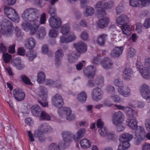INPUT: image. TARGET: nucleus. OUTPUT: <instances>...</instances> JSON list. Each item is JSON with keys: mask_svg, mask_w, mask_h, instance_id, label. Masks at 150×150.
<instances>
[{"mask_svg": "<svg viewBox=\"0 0 150 150\" xmlns=\"http://www.w3.org/2000/svg\"><path fill=\"white\" fill-rule=\"evenodd\" d=\"M39 11L34 8H30L26 9L22 14V17L25 21L33 22L35 26V22L39 19Z\"/></svg>", "mask_w": 150, "mask_h": 150, "instance_id": "f257e3e1", "label": "nucleus"}, {"mask_svg": "<svg viewBox=\"0 0 150 150\" xmlns=\"http://www.w3.org/2000/svg\"><path fill=\"white\" fill-rule=\"evenodd\" d=\"M40 96L38 98V102L43 107L48 106V103L46 101L47 90L44 86H40Z\"/></svg>", "mask_w": 150, "mask_h": 150, "instance_id": "f03ea898", "label": "nucleus"}, {"mask_svg": "<svg viewBox=\"0 0 150 150\" xmlns=\"http://www.w3.org/2000/svg\"><path fill=\"white\" fill-rule=\"evenodd\" d=\"M4 11L5 14L8 18L15 22H18L19 18L15 9L5 6Z\"/></svg>", "mask_w": 150, "mask_h": 150, "instance_id": "7ed1b4c3", "label": "nucleus"}, {"mask_svg": "<svg viewBox=\"0 0 150 150\" xmlns=\"http://www.w3.org/2000/svg\"><path fill=\"white\" fill-rule=\"evenodd\" d=\"M62 134L63 142L61 144V146L65 148L71 142L72 137L74 139V134L69 131H64L62 132Z\"/></svg>", "mask_w": 150, "mask_h": 150, "instance_id": "20e7f679", "label": "nucleus"}, {"mask_svg": "<svg viewBox=\"0 0 150 150\" xmlns=\"http://www.w3.org/2000/svg\"><path fill=\"white\" fill-rule=\"evenodd\" d=\"M59 115L62 117L65 115L67 119L69 121L74 120L76 117L75 115L71 113L70 109L69 108H63L59 110Z\"/></svg>", "mask_w": 150, "mask_h": 150, "instance_id": "39448f33", "label": "nucleus"}, {"mask_svg": "<svg viewBox=\"0 0 150 150\" xmlns=\"http://www.w3.org/2000/svg\"><path fill=\"white\" fill-rule=\"evenodd\" d=\"M133 138V136L131 134L126 133L121 134L120 137L119 141L125 146L126 147H129L130 146L129 141Z\"/></svg>", "mask_w": 150, "mask_h": 150, "instance_id": "423d86ee", "label": "nucleus"}, {"mask_svg": "<svg viewBox=\"0 0 150 150\" xmlns=\"http://www.w3.org/2000/svg\"><path fill=\"white\" fill-rule=\"evenodd\" d=\"M140 93L142 97L148 102H150V91L146 84H143L140 88Z\"/></svg>", "mask_w": 150, "mask_h": 150, "instance_id": "0eeeda50", "label": "nucleus"}, {"mask_svg": "<svg viewBox=\"0 0 150 150\" xmlns=\"http://www.w3.org/2000/svg\"><path fill=\"white\" fill-rule=\"evenodd\" d=\"M135 135L137 137L136 144H139L145 139V132L143 127H138L135 131Z\"/></svg>", "mask_w": 150, "mask_h": 150, "instance_id": "6e6552de", "label": "nucleus"}, {"mask_svg": "<svg viewBox=\"0 0 150 150\" xmlns=\"http://www.w3.org/2000/svg\"><path fill=\"white\" fill-rule=\"evenodd\" d=\"M124 120V115L120 111L116 112L112 115V121L114 125L121 124Z\"/></svg>", "mask_w": 150, "mask_h": 150, "instance_id": "1a4fd4ad", "label": "nucleus"}, {"mask_svg": "<svg viewBox=\"0 0 150 150\" xmlns=\"http://www.w3.org/2000/svg\"><path fill=\"white\" fill-rule=\"evenodd\" d=\"M3 59L5 63L3 64L5 70L8 72V74L10 76H12L14 74L12 71L11 68L9 66L7 65L6 63L9 62L11 58V56L7 53H3Z\"/></svg>", "mask_w": 150, "mask_h": 150, "instance_id": "9d476101", "label": "nucleus"}, {"mask_svg": "<svg viewBox=\"0 0 150 150\" xmlns=\"http://www.w3.org/2000/svg\"><path fill=\"white\" fill-rule=\"evenodd\" d=\"M22 28L26 31L30 30V34L33 35L35 34L37 30V28L34 26V23L32 25L30 23L27 21H24L21 24Z\"/></svg>", "mask_w": 150, "mask_h": 150, "instance_id": "9b49d317", "label": "nucleus"}, {"mask_svg": "<svg viewBox=\"0 0 150 150\" xmlns=\"http://www.w3.org/2000/svg\"><path fill=\"white\" fill-rule=\"evenodd\" d=\"M49 25L52 28H58L61 27L62 21L58 17H52L49 20Z\"/></svg>", "mask_w": 150, "mask_h": 150, "instance_id": "f8f14e48", "label": "nucleus"}, {"mask_svg": "<svg viewBox=\"0 0 150 150\" xmlns=\"http://www.w3.org/2000/svg\"><path fill=\"white\" fill-rule=\"evenodd\" d=\"M91 95L92 99L95 101H98L102 99L103 91L100 88L96 87L93 89Z\"/></svg>", "mask_w": 150, "mask_h": 150, "instance_id": "ddd939ff", "label": "nucleus"}, {"mask_svg": "<svg viewBox=\"0 0 150 150\" xmlns=\"http://www.w3.org/2000/svg\"><path fill=\"white\" fill-rule=\"evenodd\" d=\"M96 69L93 66H89L83 70L84 74L89 79L93 78L95 74Z\"/></svg>", "mask_w": 150, "mask_h": 150, "instance_id": "4468645a", "label": "nucleus"}, {"mask_svg": "<svg viewBox=\"0 0 150 150\" xmlns=\"http://www.w3.org/2000/svg\"><path fill=\"white\" fill-rule=\"evenodd\" d=\"M36 42L33 38L30 37L26 39L24 44V47L27 49L33 50L36 46Z\"/></svg>", "mask_w": 150, "mask_h": 150, "instance_id": "2eb2a0df", "label": "nucleus"}, {"mask_svg": "<svg viewBox=\"0 0 150 150\" xmlns=\"http://www.w3.org/2000/svg\"><path fill=\"white\" fill-rule=\"evenodd\" d=\"M52 104L58 108L62 107L63 104V100L62 96L59 94H56L52 99Z\"/></svg>", "mask_w": 150, "mask_h": 150, "instance_id": "dca6fc26", "label": "nucleus"}, {"mask_svg": "<svg viewBox=\"0 0 150 150\" xmlns=\"http://www.w3.org/2000/svg\"><path fill=\"white\" fill-rule=\"evenodd\" d=\"M119 93L124 97H127L131 95V90L127 86H120L118 89Z\"/></svg>", "mask_w": 150, "mask_h": 150, "instance_id": "f3484780", "label": "nucleus"}, {"mask_svg": "<svg viewBox=\"0 0 150 150\" xmlns=\"http://www.w3.org/2000/svg\"><path fill=\"white\" fill-rule=\"evenodd\" d=\"M74 45L77 52L83 53L87 50V46L83 42H80L74 43Z\"/></svg>", "mask_w": 150, "mask_h": 150, "instance_id": "a211bd4d", "label": "nucleus"}, {"mask_svg": "<svg viewBox=\"0 0 150 150\" xmlns=\"http://www.w3.org/2000/svg\"><path fill=\"white\" fill-rule=\"evenodd\" d=\"M13 95L15 98L18 101L23 100L25 97V93L21 89H15L14 90Z\"/></svg>", "mask_w": 150, "mask_h": 150, "instance_id": "6ab92c4d", "label": "nucleus"}, {"mask_svg": "<svg viewBox=\"0 0 150 150\" xmlns=\"http://www.w3.org/2000/svg\"><path fill=\"white\" fill-rule=\"evenodd\" d=\"M117 23L120 26L127 24L129 22V18L126 15H122L119 16L116 19Z\"/></svg>", "mask_w": 150, "mask_h": 150, "instance_id": "aec40b11", "label": "nucleus"}, {"mask_svg": "<svg viewBox=\"0 0 150 150\" xmlns=\"http://www.w3.org/2000/svg\"><path fill=\"white\" fill-rule=\"evenodd\" d=\"M123 49V46L115 47L110 53V55L114 58L118 57L122 53Z\"/></svg>", "mask_w": 150, "mask_h": 150, "instance_id": "412c9836", "label": "nucleus"}, {"mask_svg": "<svg viewBox=\"0 0 150 150\" xmlns=\"http://www.w3.org/2000/svg\"><path fill=\"white\" fill-rule=\"evenodd\" d=\"M127 125L132 129H136L138 127L137 125V122L135 117H132V118L128 119L127 120Z\"/></svg>", "mask_w": 150, "mask_h": 150, "instance_id": "4be33fe9", "label": "nucleus"}, {"mask_svg": "<svg viewBox=\"0 0 150 150\" xmlns=\"http://www.w3.org/2000/svg\"><path fill=\"white\" fill-rule=\"evenodd\" d=\"M79 57L78 53L74 51L68 54L67 59L69 62L73 63L76 61Z\"/></svg>", "mask_w": 150, "mask_h": 150, "instance_id": "5701e85b", "label": "nucleus"}, {"mask_svg": "<svg viewBox=\"0 0 150 150\" xmlns=\"http://www.w3.org/2000/svg\"><path fill=\"white\" fill-rule=\"evenodd\" d=\"M101 64L103 67L106 69L111 68L113 64L110 59L108 57L105 58L101 62Z\"/></svg>", "mask_w": 150, "mask_h": 150, "instance_id": "b1692460", "label": "nucleus"}, {"mask_svg": "<svg viewBox=\"0 0 150 150\" xmlns=\"http://www.w3.org/2000/svg\"><path fill=\"white\" fill-rule=\"evenodd\" d=\"M11 63L13 66L15 67L18 69H22L24 67V64L21 63V59L18 58L12 60Z\"/></svg>", "mask_w": 150, "mask_h": 150, "instance_id": "393cba45", "label": "nucleus"}, {"mask_svg": "<svg viewBox=\"0 0 150 150\" xmlns=\"http://www.w3.org/2000/svg\"><path fill=\"white\" fill-rule=\"evenodd\" d=\"M87 98V94L84 91H82L78 94L77 96V99L80 102L85 103Z\"/></svg>", "mask_w": 150, "mask_h": 150, "instance_id": "a878e982", "label": "nucleus"}, {"mask_svg": "<svg viewBox=\"0 0 150 150\" xmlns=\"http://www.w3.org/2000/svg\"><path fill=\"white\" fill-rule=\"evenodd\" d=\"M109 22V18L107 17H104L98 21L97 25L99 28H104L107 26Z\"/></svg>", "mask_w": 150, "mask_h": 150, "instance_id": "bb28decb", "label": "nucleus"}, {"mask_svg": "<svg viewBox=\"0 0 150 150\" xmlns=\"http://www.w3.org/2000/svg\"><path fill=\"white\" fill-rule=\"evenodd\" d=\"M107 35L105 34L99 35L97 40L96 42L100 46H103L105 43Z\"/></svg>", "mask_w": 150, "mask_h": 150, "instance_id": "cd10ccee", "label": "nucleus"}, {"mask_svg": "<svg viewBox=\"0 0 150 150\" xmlns=\"http://www.w3.org/2000/svg\"><path fill=\"white\" fill-rule=\"evenodd\" d=\"M1 29L2 33L6 36H11L13 34V28L12 26L9 27H5L4 30L3 28Z\"/></svg>", "mask_w": 150, "mask_h": 150, "instance_id": "c85d7f7f", "label": "nucleus"}, {"mask_svg": "<svg viewBox=\"0 0 150 150\" xmlns=\"http://www.w3.org/2000/svg\"><path fill=\"white\" fill-rule=\"evenodd\" d=\"M133 73L131 69L129 68H126L124 71V78L127 80H129L131 78Z\"/></svg>", "mask_w": 150, "mask_h": 150, "instance_id": "c756f323", "label": "nucleus"}, {"mask_svg": "<svg viewBox=\"0 0 150 150\" xmlns=\"http://www.w3.org/2000/svg\"><path fill=\"white\" fill-rule=\"evenodd\" d=\"M120 27L124 34L128 36L131 34L132 29L131 27L129 25L126 24L123 26H120Z\"/></svg>", "mask_w": 150, "mask_h": 150, "instance_id": "7c9ffc66", "label": "nucleus"}, {"mask_svg": "<svg viewBox=\"0 0 150 150\" xmlns=\"http://www.w3.org/2000/svg\"><path fill=\"white\" fill-rule=\"evenodd\" d=\"M31 110L33 115L36 117H39L42 112L40 108L37 105L32 106Z\"/></svg>", "mask_w": 150, "mask_h": 150, "instance_id": "2f4dec72", "label": "nucleus"}, {"mask_svg": "<svg viewBox=\"0 0 150 150\" xmlns=\"http://www.w3.org/2000/svg\"><path fill=\"white\" fill-rule=\"evenodd\" d=\"M46 14L45 13H43L41 15L40 18V21H39L38 19L36 20V22H35V26H36V28H37V30L40 24H44L45 23L46 21Z\"/></svg>", "mask_w": 150, "mask_h": 150, "instance_id": "473e14b6", "label": "nucleus"}, {"mask_svg": "<svg viewBox=\"0 0 150 150\" xmlns=\"http://www.w3.org/2000/svg\"><path fill=\"white\" fill-rule=\"evenodd\" d=\"M86 132V130L84 128L79 129L77 132L76 135L74 134V139L75 141H77L83 137Z\"/></svg>", "mask_w": 150, "mask_h": 150, "instance_id": "72a5a7b5", "label": "nucleus"}, {"mask_svg": "<svg viewBox=\"0 0 150 150\" xmlns=\"http://www.w3.org/2000/svg\"><path fill=\"white\" fill-rule=\"evenodd\" d=\"M70 29L69 25L68 24H66L62 26L60 31L63 35H66L69 32Z\"/></svg>", "mask_w": 150, "mask_h": 150, "instance_id": "f704fd0d", "label": "nucleus"}, {"mask_svg": "<svg viewBox=\"0 0 150 150\" xmlns=\"http://www.w3.org/2000/svg\"><path fill=\"white\" fill-rule=\"evenodd\" d=\"M81 147L84 149L89 148L91 146V142L88 139L84 138L82 139L80 142Z\"/></svg>", "mask_w": 150, "mask_h": 150, "instance_id": "c9c22d12", "label": "nucleus"}, {"mask_svg": "<svg viewBox=\"0 0 150 150\" xmlns=\"http://www.w3.org/2000/svg\"><path fill=\"white\" fill-rule=\"evenodd\" d=\"M39 127L44 133L49 132L51 129V127L49 124L45 123L41 125Z\"/></svg>", "mask_w": 150, "mask_h": 150, "instance_id": "e433bc0d", "label": "nucleus"}, {"mask_svg": "<svg viewBox=\"0 0 150 150\" xmlns=\"http://www.w3.org/2000/svg\"><path fill=\"white\" fill-rule=\"evenodd\" d=\"M139 71L144 78L147 79L149 78V74H150V69L144 67L140 69Z\"/></svg>", "mask_w": 150, "mask_h": 150, "instance_id": "4c0bfd02", "label": "nucleus"}, {"mask_svg": "<svg viewBox=\"0 0 150 150\" xmlns=\"http://www.w3.org/2000/svg\"><path fill=\"white\" fill-rule=\"evenodd\" d=\"M30 61H32L36 57L37 53L33 51H30L28 52L26 54Z\"/></svg>", "mask_w": 150, "mask_h": 150, "instance_id": "58836bf2", "label": "nucleus"}, {"mask_svg": "<svg viewBox=\"0 0 150 150\" xmlns=\"http://www.w3.org/2000/svg\"><path fill=\"white\" fill-rule=\"evenodd\" d=\"M0 25L1 28H3V30L5 27H9L12 26L11 22L6 19H3Z\"/></svg>", "mask_w": 150, "mask_h": 150, "instance_id": "ea45409f", "label": "nucleus"}, {"mask_svg": "<svg viewBox=\"0 0 150 150\" xmlns=\"http://www.w3.org/2000/svg\"><path fill=\"white\" fill-rule=\"evenodd\" d=\"M37 81L39 83H42L44 82L45 79V73L43 72H39L37 75Z\"/></svg>", "mask_w": 150, "mask_h": 150, "instance_id": "a19ab883", "label": "nucleus"}, {"mask_svg": "<svg viewBox=\"0 0 150 150\" xmlns=\"http://www.w3.org/2000/svg\"><path fill=\"white\" fill-rule=\"evenodd\" d=\"M95 82L96 85H98L99 86H102L104 85V79L101 76H98L96 77Z\"/></svg>", "mask_w": 150, "mask_h": 150, "instance_id": "79ce46f5", "label": "nucleus"}, {"mask_svg": "<svg viewBox=\"0 0 150 150\" xmlns=\"http://www.w3.org/2000/svg\"><path fill=\"white\" fill-rule=\"evenodd\" d=\"M46 35V32L45 28L42 27H41L39 30L38 35L39 39H42L44 38Z\"/></svg>", "mask_w": 150, "mask_h": 150, "instance_id": "37998d69", "label": "nucleus"}, {"mask_svg": "<svg viewBox=\"0 0 150 150\" xmlns=\"http://www.w3.org/2000/svg\"><path fill=\"white\" fill-rule=\"evenodd\" d=\"M39 116L40 117V120H51L50 116L44 111H42Z\"/></svg>", "mask_w": 150, "mask_h": 150, "instance_id": "c03bdc74", "label": "nucleus"}, {"mask_svg": "<svg viewBox=\"0 0 150 150\" xmlns=\"http://www.w3.org/2000/svg\"><path fill=\"white\" fill-rule=\"evenodd\" d=\"M42 52L43 54H46L48 53V54L50 57L52 55L53 53L52 52H49L47 45H44L42 47Z\"/></svg>", "mask_w": 150, "mask_h": 150, "instance_id": "a18cd8bd", "label": "nucleus"}, {"mask_svg": "<svg viewBox=\"0 0 150 150\" xmlns=\"http://www.w3.org/2000/svg\"><path fill=\"white\" fill-rule=\"evenodd\" d=\"M98 131L100 135L103 137H106L108 132L107 128L105 127L98 129Z\"/></svg>", "mask_w": 150, "mask_h": 150, "instance_id": "49530a36", "label": "nucleus"}, {"mask_svg": "<svg viewBox=\"0 0 150 150\" xmlns=\"http://www.w3.org/2000/svg\"><path fill=\"white\" fill-rule=\"evenodd\" d=\"M125 111L126 112L127 116L130 119L132 118V117H134L133 116V110L132 108L129 107H126Z\"/></svg>", "mask_w": 150, "mask_h": 150, "instance_id": "de8ad7c7", "label": "nucleus"}, {"mask_svg": "<svg viewBox=\"0 0 150 150\" xmlns=\"http://www.w3.org/2000/svg\"><path fill=\"white\" fill-rule=\"evenodd\" d=\"M106 137V140L109 141L115 139L117 137V136L114 133L108 132Z\"/></svg>", "mask_w": 150, "mask_h": 150, "instance_id": "09e8293b", "label": "nucleus"}, {"mask_svg": "<svg viewBox=\"0 0 150 150\" xmlns=\"http://www.w3.org/2000/svg\"><path fill=\"white\" fill-rule=\"evenodd\" d=\"M136 53L135 50L132 48L127 50V57L128 58H132L134 56Z\"/></svg>", "mask_w": 150, "mask_h": 150, "instance_id": "8fccbe9b", "label": "nucleus"}, {"mask_svg": "<svg viewBox=\"0 0 150 150\" xmlns=\"http://www.w3.org/2000/svg\"><path fill=\"white\" fill-rule=\"evenodd\" d=\"M58 34V31L54 29H51L49 32V35L52 38H56Z\"/></svg>", "mask_w": 150, "mask_h": 150, "instance_id": "3c124183", "label": "nucleus"}, {"mask_svg": "<svg viewBox=\"0 0 150 150\" xmlns=\"http://www.w3.org/2000/svg\"><path fill=\"white\" fill-rule=\"evenodd\" d=\"M94 13V9L90 7H89L86 9L85 14L86 16H91Z\"/></svg>", "mask_w": 150, "mask_h": 150, "instance_id": "603ef678", "label": "nucleus"}, {"mask_svg": "<svg viewBox=\"0 0 150 150\" xmlns=\"http://www.w3.org/2000/svg\"><path fill=\"white\" fill-rule=\"evenodd\" d=\"M64 55L63 50L61 49H58L55 53V58L61 59Z\"/></svg>", "mask_w": 150, "mask_h": 150, "instance_id": "864d4df0", "label": "nucleus"}, {"mask_svg": "<svg viewBox=\"0 0 150 150\" xmlns=\"http://www.w3.org/2000/svg\"><path fill=\"white\" fill-rule=\"evenodd\" d=\"M20 78L22 81L26 85H31L32 83L31 82L30 80L27 77V76L22 75L20 76Z\"/></svg>", "mask_w": 150, "mask_h": 150, "instance_id": "5fc2aeb1", "label": "nucleus"}, {"mask_svg": "<svg viewBox=\"0 0 150 150\" xmlns=\"http://www.w3.org/2000/svg\"><path fill=\"white\" fill-rule=\"evenodd\" d=\"M124 4L123 3L119 4L116 8L117 14L119 15L124 10Z\"/></svg>", "mask_w": 150, "mask_h": 150, "instance_id": "6e6d98bb", "label": "nucleus"}, {"mask_svg": "<svg viewBox=\"0 0 150 150\" xmlns=\"http://www.w3.org/2000/svg\"><path fill=\"white\" fill-rule=\"evenodd\" d=\"M106 13L104 8L98 10L96 15L98 18L104 17Z\"/></svg>", "mask_w": 150, "mask_h": 150, "instance_id": "4d7b16f0", "label": "nucleus"}, {"mask_svg": "<svg viewBox=\"0 0 150 150\" xmlns=\"http://www.w3.org/2000/svg\"><path fill=\"white\" fill-rule=\"evenodd\" d=\"M49 150H59V146L55 143L50 144L49 146Z\"/></svg>", "mask_w": 150, "mask_h": 150, "instance_id": "13d9d810", "label": "nucleus"}, {"mask_svg": "<svg viewBox=\"0 0 150 150\" xmlns=\"http://www.w3.org/2000/svg\"><path fill=\"white\" fill-rule=\"evenodd\" d=\"M104 122L102 119H99L97 121L96 126L98 129L104 127Z\"/></svg>", "mask_w": 150, "mask_h": 150, "instance_id": "bf43d9fd", "label": "nucleus"}, {"mask_svg": "<svg viewBox=\"0 0 150 150\" xmlns=\"http://www.w3.org/2000/svg\"><path fill=\"white\" fill-rule=\"evenodd\" d=\"M110 97L112 100L116 103L119 102L120 100V97L118 95L116 94H112L111 95Z\"/></svg>", "mask_w": 150, "mask_h": 150, "instance_id": "052dcab7", "label": "nucleus"}, {"mask_svg": "<svg viewBox=\"0 0 150 150\" xmlns=\"http://www.w3.org/2000/svg\"><path fill=\"white\" fill-rule=\"evenodd\" d=\"M104 6V3H103L102 1L98 2L95 5V8L97 9H103L105 8Z\"/></svg>", "mask_w": 150, "mask_h": 150, "instance_id": "680f3d73", "label": "nucleus"}, {"mask_svg": "<svg viewBox=\"0 0 150 150\" xmlns=\"http://www.w3.org/2000/svg\"><path fill=\"white\" fill-rule=\"evenodd\" d=\"M42 131L39 127L38 129L35 131L34 133V135L35 137H38L41 136L44 133L42 132Z\"/></svg>", "mask_w": 150, "mask_h": 150, "instance_id": "e2e57ef3", "label": "nucleus"}, {"mask_svg": "<svg viewBox=\"0 0 150 150\" xmlns=\"http://www.w3.org/2000/svg\"><path fill=\"white\" fill-rule=\"evenodd\" d=\"M96 84L95 81H94L92 80H89L88 81L87 86L89 87H94L96 86Z\"/></svg>", "mask_w": 150, "mask_h": 150, "instance_id": "0e129e2a", "label": "nucleus"}, {"mask_svg": "<svg viewBox=\"0 0 150 150\" xmlns=\"http://www.w3.org/2000/svg\"><path fill=\"white\" fill-rule=\"evenodd\" d=\"M15 31L16 36L17 38L21 36V32L20 28L19 27H16L15 28Z\"/></svg>", "mask_w": 150, "mask_h": 150, "instance_id": "69168bd1", "label": "nucleus"}, {"mask_svg": "<svg viewBox=\"0 0 150 150\" xmlns=\"http://www.w3.org/2000/svg\"><path fill=\"white\" fill-rule=\"evenodd\" d=\"M130 4L133 7H137L139 5L138 0H130Z\"/></svg>", "mask_w": 150, "mask_h": 150, "instance_id": "338daca9", "label": "nucleus"}, {"mask_svg": "<svg viewBox=\"0 0 150 150\" xmlns=\"http://www.w3.org/2000/svg\"><path fill=\"white\" fill-rule=\"evenodd\" d=\"M145 125L146 129L150 132V118L147 119L145 120Z\"/></svg>", "mask_w": 150, "mask_h": 150, "instance_id": "774afa93", "label": "nucleus"}]
</instances>
